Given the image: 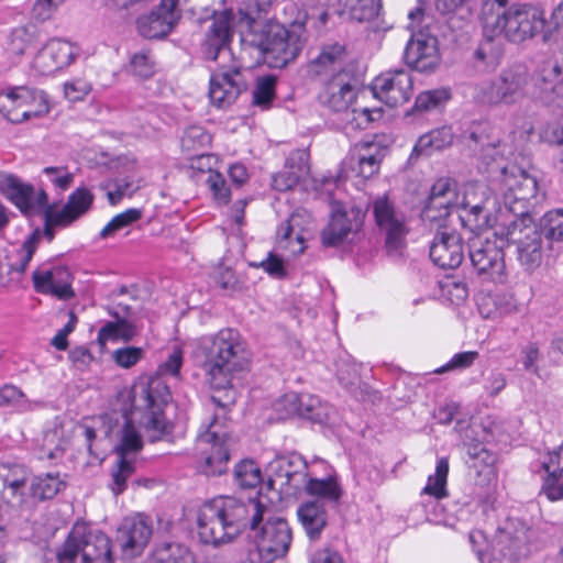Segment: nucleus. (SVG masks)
Instances as JSON below:
<instances>
[{
    "mask_svg": "<svg viewBox=\"0 0 563 563\" xmlns=\"http://www.w3.org/2000/svg\"><path fill=\"white\" fill-rule=\"evenodd\" d=\"M195 353L202 361L210 387L214 390L210 397L213 413L205 430L199 432L198 443L210 445L201 468L206 475L216 476L227 471L230 457L229 438L222 428L236 400L232 377L234 373L247 369L251 354L240 332L232 328L200 338Z\"/></svg>",
    "mask_w": 563,
    "mask_h": 563,
    "instance_id": "f257e3e1",
    "label": "nucleus"
},
{
    "mask_svg": "<svg viewBox=\"0 0 563 563\" xmlns=\"http://www.w3.org/2000/svg\"><path fill=\"white\" fill-rule=\"evenodd\" d=\"M277 0H247L240 9L242 31V48L255 53L257 63L265 62L272 67H285L296 59L301 52L305 40L302 31L288 30L276 21H260L262 13L276 3Z\"/></svg>",
    "mask_w": 563,
    "mask_h": 563,
    "instance_id": "f03ea898",
    "label": "nucleus"
},
{
    "mask_svg": "<svg viewBox=\"0 0 563 563\" xmlns=\"http://www.w3.org/2000/svg\"><path fill=\"white\" fill-rule=\"evenodd\" d=\"M233 36L232 13H214L201 44L203 57L209 60L222 59L211 71L209 79V98L218 108H227L247 90L250 74L232 56L230 44Z\"/></svg>",
    "mask_w": 563,
    "mask_h": 563,
    "instance_id": "7ed1b4c3",
    "label": "nucleus"
},
{
    "mask_svg": "<svg viewBox=\"0 0 563 563\" xmlns=\"http://www.w3.org/2000/svg\"><path fill=\"white\" fill-rule=\"evenodd\" d=\"M481 19L483 29L512 43H521L542 33V40H552L553 31L547 27L545 12L538 4L509 0H484Z\"/></svg>",
    "mask_w": 563,
    "mask_h": 563,
    "instance_id": "20e7f679",
    "label": "nucleus"
},
{
    "mask_svg": "<svg viewBox=\"0 0 563 563\" xmlns=\"http://www.w3.org/2000/svg\"><path fill=\"white\" fill-rule=\"evenodd\" d=\"M247 511L249 499L219 496L205 503L197 518L200 541L213 547L231 542L245 531Z\"/></svg>",
    "mask_w": 563,
    "mask_h": 563,
    "instance_id": "39448f33",
    "label": "nucleus"
},
{
    "mask_svg": "<svg viewBox=\"0 0 563 563\" xmlns=\"http://www.w3.org/2000/svg\"><path fill=\"white\" fill-rule=\"evenodd\" d=\"M245 530L254 540L264 563H273L288 553L292 531L286 519L275 516L272 508L260 498H249Z\"/></svg>",
    "mask_w": 563,
    "mask_h": 563,
    "instance_id": "423d86ee",
    "label": "nucleus"
},
{
    "mask_svg": "<svg viewBox=\"0 0 563 563\" xmlns=\"http://www.w3.org/2000/svg\"><path fill=\"white\" fill-rule=\"evenodd\" d=\"M57 563H114L113 542L103 531L77 521L57 550Z\"/></svg>",
    "mask_w": 563,
    "mask_h": 563,
    "instance_id": "0eeeda50",
    "label": "nucleus"
},
{
    "mask_svg": "<svg viewBox=\"0 0 563 563\" xmlns=\"http://www.w3.org/2000/svg\"><path fill=\"white\" fill-rule=\"evenodd\" d=\"M532 77L522 65L504 68L496 77L475 86L473 98L483 106L511 107L529 97Z\"/></svg>",
    "mask_w": 563,
    "mask_h": 563,
    "instance_id": "6e6552de",
    "label": "nucleus"
},
{
    "mask_svg": "<svg viewBox=\"0 0 563 563\" xmlns=\"http://www.w3.org/2000/svg\"><path fill=\"white\" fill-rule=\"evenodd\" d=\"M170 399L169 388L161 378H151L133 389V407L144 411L142 424L152 442L163 440L172 433L173 426L164 416V407Z\"/></svg>",
    "mask_w": 563,
    "mask_h": 563,
    "instance_id": "1a4fd4ad",
    "label": "nucleus"
},
{
    "mask_svg": "<svg viewBox=\"0 0 563 563\" xmlns=\"http://www.w3.org/2000/svg\"><path fill=\"white\" fill-rule=\"evenodd\" d=\"M27 478L25 475H7L3 478V499L7 508L9 519H14L24 511L32 508V498L40 500L51 499L60 490L64 485L58 474L46 473L32 477L29 486V494L26 493Z\"/></svg>",
    "mask_w": 563,
    "mask_h": 563,
    "instance_id": "9d476101",
    "label": "nucleus"
},
{
    "mask_svg": "<svg viewBox=\"0 0 563 563\" xmlns=\"http://www.w3.org/2000/svg\"><path fill=\"white\" fill-rule=\"evenodd\" d=\"M408 19L411 37L405 48V62L418 71H431L440 62L438 38L423 29L426 13L422 7L411 10Z\"/></svg>",
    "mask_w": 563,
    "mask_h": 563,
    "instance_id": "9b49d317",
    "label": "nucleus"
},
{
    "mask_svg": "<svg viewBox=\"0 0 563 563\" xmlns=\"http://www.w3.org/2000/svg\"><path fill=\"white\" fill-rule=\"evenodd\" d=\"M536 531L519 519H508L498 528L492 543V561L495 563H518L527 558Z\"/></svg>",
    "mask_w": 563,
    "mask_h": 563,
    "instance_id": "f8f14e48",
    "label": "nucleus"
},
{
    "mask_svg": "<svg viewBox=\"0 0 563 563\" xmlns=\"http://www.w3.org/2000/svg\"><path fill=\"white\" fill-rule=\"evenodd\" d=\"M508 240L516 245L517 260L526 271L539 267L543 256L542 234L532 218H518L510 221Z\"/></svg>",
    "mask_w": 563,
    "mask_h": 563,
    "instance_id": "ddd939ff",
    "label": "nucleus"
},
{
    "mask_svg": "<svg viewBox=\"0 0 563 563\" xmlns=\"http://www.w3.org/2000/svg\"><path fill=\"white\" fill-rule=\"evenodd\" d=\"M468 257L478 276L503 284L506 282L504 251L496 240L476 233L468 239Z\"/></svg>",
    "mask_w": 563,
    "mask_h": 563,
    "instance_id": "4468645a",
    "label": "nucleus"
},
{
    "mask_svg": "<svg viewBox=\"0 0 563 563\" xmlns=\"http://www.w3.org/2000/svg\"><path fill=\"white\" fill-rule=\"evenodd\" d=\"M1 104L8 110L7 119L12 123H22L32 118L44 117L49 112L46 93L43 90L25 86L8 89Z\"/></svg>",
    "mask_w": 563,
    "mask_h": 563,
    "instance_id": "2eb2a0df",
    "label": "nucleus"
},
{
    "mask_svg": "<svg viewBox=\"0 0 563 563\" xmlns=\"http://www.w3.org/2000/svg\"><path fill=\"white\" fill-rule=\"evenodd\" d=\"M375 224L385 238L389 250H398L404 245L409 233L406 214L396 208L387 195L376 197L372 202Z\"/></svg>",
    "mask_w": 563,
    "mask_h": 563,
    "instance_id": "dca6fc26",
    "label": "nucleus"
},
{
    "mask_svg": "<svg viewBox=\"0 0 563 563\" xmlns=\"http://www.w3.org/2000/svg\"><path fill=\"white\" fill-rule=\"evenodd\" d=\"M268 484L280 492L294 494L302 489L307 481L308 464L299 454L278 456L269 463Z\"/></svg>",
    "mask_w": 563,
    "mask_h": 563,
    "instance_id": "f3484780",
    "label": "nucleus"
},
{
    "mask_svg": "<svg viewBox=\"0 0 563 563\" xmlns=\"http://www.w3.org/2000/svg\"><path fill=\"white\" fill-rule=\"evenodd\" d=\"M373 96L388 107L406 103L412 95V78L404 69L390 70L377 76L372 85Z\"/></svg>",
    "mask_w": 563,
    "mask_h": 563,
    "instance_id": "a211bd4d",
    "label": "nucleus"
},
{
    "mask_svg": "<svg viewBox=\"0 0 563 563\" xmlns=\"http://www.w3.org/2000/svg\"><path fill=\"white\" fill-rule=\"evenodd\" d=\"M347 52L344 45L339 43L323 45L319 54L307 64L308 76L320 82H325L333 77H341L346 71Z\"/></svg>",
    "mask_w": 563,
    "mask_h": 563,
    "instance_id": "6ab92c4d",
    "label": "nucleus"
},
{
    "mask_svg": "<svg viewBox=\"0 0 563 563\" xmlns=\"http://www.w3.org/2000/svg\"><path fill=\"white\" fill-rule=\"evenodd\" d=\"M429 256L443 269L459 267L464 258L461 234L451 227L437 231L430 244Z\"/></svg>",
    "mask_w": 563,
    "mask_h": 563,
    "instance_id": "aec40b11",
    "label": "nucleus"
},
{
    "mask_svg": "<svg viewBox=\"0 0 563 563\" xmlns=\"http://www.w3.org/2000/svg\"><path fill=\"white\" fill-rule=\"evenodd\" d=\"M362 225L363 216L358 209L336 208L332 211L328 225L321 231V242L328 247L338 246L351 234L357 233Z\"/></svg>",
    "mask_w": 563,
    "mask_h": 563,
    "instance_id": "412c9836",
    "label": "nucleus"
},
{
    "mask_svg": "<svg viewBox=\"0 0 563 563\" xmlns=\"http://www.w3.org/2000/svg\"><path fill=\"white\" fill-rule=\"evenodd\" d=\"M153 534V522L150 517L136 515L124 519L118 529L117 540L123 553L140 555L147 547Z\"/></svg>",
    "mask_w": 563,
    "mask_h": 563,
    "instance_id": "4be33fe9",
    "label": "nucleus"
},
{
    "mask_svg": "<svg viewBox=\"0 0 563 563\" xmlns=\"http://www.w3.org/2000/svg\"><path fill=\"white\" fill-rule=\"evenodd\" d=\"M466 145L470 150L478 155L481 161L479 168H483L489 174L498 175L503 166H508L507 154L510 153V147L500 142H488L487 136L475 131L471 132L467 136Z\"/></svg>",
    "mask_w": 563,
    "mask_h": 563,
    "instance_id": "5701e85b",
    "label": "nucleus"
},
{
    "mask_svg": "<svg viewBox=\"0 0 563 563\" xmlns=\"http://www.w3.org/2000/svg\"><path fill=\"white\" fill-rule=\"evenodd\" d=\"M32 279L36 292L52 295L62 300H68L75 296L71 288V273L67 267L55 266L47 271L35 269Z\"/></svg>",
    "mask_w": 563,
    "mask_h": 563,
    "instance_id": "b1692460",
    "label": "nucleus"
},
{
    "mask_svg": "<svg viewBox=\"0 0 563 563\" xmlns=\"http://www.w3.org/2000/svg\"><path fill=\"white\" fill-rule=\"evenodd\" d=\"M563 75L562 67L555 63L544 67L533 81L534 98L545 106L563 109Z\"/></svg>",
    "mask_w": 563,
    "mask_h": 563,
    "instance_id": "393cba45",
    "label": "nucleus"
},
{
    "mask_svg": "<svg viewBox=\"0 0 563 563\" xmlns=\"http://www.w3.org/2000/svg\"><path fill=\"white\" fill-rule=\"evenodd\" d=\"M95 200L93 194L87 187H78L67 199L60 210L48 208V221L66 228L86 214Z\"/></svg>",
    "mask_w": 563,
    "mask_h": 563,
    "instance_id": "a878e982",
    "label": "nucleus"
},
{
    "mask_svg": "<svg viewBox=\"0 0 563 563\" xmlns=\"http://www.w3.org/2000/svg\"><path fill=\"white\" fill-rule=\"evenodd\" d=\"M355 97V86L350 74L327 80L319 92L320 102L335 112L346 110Z\"/></svg>",
    "mask_w": 563,
    "mask_h": 563,
    "instance_id": "bb28decb",
    "label": "nucleus"
},
{
    "mask_svg": "<svg viewBox=\"0 0 563 563\" xmlns=\"http://www.w3.org/2000/svg\"><path fill=\"white\" fill-rule=\"evenodd\" d=\"M384 157L385 148L377 142L362 141L355 144L350 159L356 175L367 179L378 174Z\"/></svg>",
    "mask_w": 563,
    "mask_h": 563,
    "instance_id": "cd10ccee",
    "label": "nucleus"
},
{
    "mask_svg": "<svg viewBox=\"0 0 563 563\" xmlns=\"http://www.w3.org/2000/svg\"><path fill=\"white\" fill-rule=\"evenodd\" d=\"M309 154L305 150L290 152L286 159L285 170L273 176L272 185L278 191L292 189L309 174Z\"/></svg>",
    "mask_w": 563,
    "mask_h": 563,
    "instance_id": "c85d7f7f",
    "label": "nucleus"
},
{
    "mask_svg": "<svg viewBox=\"0 0 563 563\" xmlns=\"http://www.w3.org/2000/svg\"><path fill=\"white\" fill-rule=\"evenodd\" d=\"M0 192L7 197L22 213L34 211L33 186L23 183L10 173H0Z\"/></svg>",
    "mask_w": 563,
    "mask_h": 563,
    "instance_id": "c756f323",
    "label": "nucleus"
},
{
    "mask_svg": "<svg viewBox=\"0 0 563 563\" xmlns=\"http://www.w3.org/2000/svg\"><path fill=\"white\" fill-rule=\"evenodd\" d=\"M298 520L310 540H318L328 525V514L320 500H309L297 508Z\"/></svg>",
    "mask_w": 563,
    "mask_h": 563,
    "instance_id": "7c9ffc66",
    "label": "nucleus"
},
{
    "mask_svg": "<svg viewBox=\"0 0 563 563\" xmlns=\"http://www.w3.org/2000/svg\"><path fill=\"white\" fill-rule=\"evenodd\" d=\"M503 34H493L484 29V38L474 51L475 65L485 70L495 69L504 55Z\"/></svg>",
    "mask_w": 563,
    "mask_h": 563,
    "instance_id": "2f4dec72",
    "label": "nucleus"
},
{
    "mask_svg": "<svg viewBox=\"0 0 563 563\" xmlns=\"http://www.w3.org/2000/svg\"><path fill=\"white\" fill-rule=\"evenodd\" d=\"M538 183L536 178H523L522 187L509 194H504L503 202L505 208L514 214V219L531 218V200L536 198Z\"/></svg>",
    "mask_w": 563,
    "mask_h": 563,
    "instance_id": "473e14b6",
    "label": "nucleus"
},
{
    "mask_svg": "<svg viewBox=\"0 0 563 563\" xmlns=\"http://www.w3.org/2000/svg\"><path fill=\"white\" fill-rule=\"evenodd\" d=\"M466 453L470 459V467L475 470L483 485L489 483L495 476L496 454L488 450L487 446L478 441L465 444Z\"/></svg>",
    "mask_w": 563,
    "mask_h": 563,
    "instance_id": "72a5a7b5",
    "label": "nucleus"
},
{
    "mask_svg": "<svg viewBox=\"0 0 563 563\" xmlns=\"http://www.w3.org/2000/svg\"><path fill=\"white\" fill-rule=\"evenodd\" d=\"M287 399L295 405L296 412L312 422L327 423L332 408L322 402L317 396L310 394H290L287 395Z\"/></svg>",
    "mask_w": 563,
    "mask_h": 563,
    "instance_id": "f704fd0d",
    "label": "nucleus"
},
{
    "mask_svg": "<svg viewBox=\"0 0 563 563\" xmlns=\"http://www.w3.org/2000/svg\"><path fill=\"white\" fill-rule=\"evenodd\" d=\"M41 236L38 232L30 234L23 243L4 256L7 275L18 274L22 275L27 268L33 255L35 254Z\"/></svg>",
    "mask_w": 563,
    "mask_h": 563,
    "instance_id": "c9c22d12",
    "label": "nucleus"
},
{
    "mask_svg": "<svg viewBox=\"0 0 563 563\" xmlns=\"http://www.w3.org/2000/svg\"><path fill=\"white\" fill-rule=\"evenodd\" d=\"M114 321H108L98 331V342L104 345L108 341L121 339L125 342L131 341L139 333L134 322L120 317L118 311H109Z\"/></svg>",
    "mask_w": 563,
    "mask_h": 563,
    "instance_id": "e433bc0d",
    "label": "nucleus"
},
{
    "mask_svg": "<svg viewBox=\"0 0 563 563\" xmlns=\"http://www.w3.org/2000/svg\"><path fill=\"white\" fill-rule=\"evenodd\" d=\"M453 142L451 128L442 126L421 135L413 146L410 158H418L421 155L429 156L434 151H441Z\"/></svg>",
    "mask_w": 563,
    "mask_h": 563,
    "instance_id": "4c0bfd02",
    "label": "nucleus"
},
{
    "mask_svg": "<svg viewBox=\"0 0 563 563\" xmlns=\"http://www.w3.org/2000/svg\"><path fill=\"white\" fill-rule=\"evenodd\" d=\"M114 451L118 459H133L143 448V440L130 419L124 417L123 424L115 432Z\"/></svg>",
    "mask_w": 563,
    "mask_h": 563,
    "instance_id": "58836bf2",
    "label": "nucleus"
},
{
    "mask_svg": "<svg viewBox=\"0 0 563 563\" xmlns=\"http://www.w3.org/2000/svg\"><path fill=\"white\" fill-rule=\"evenodd\" d=\"M76 55V48L67 41L64 40H52L40 53L38 59L51 63H46L49 70L62 69L74 60Z\"/></svg>",
    "mask_w": 563,
    "mask_h": 563,
    "instance_id": "ea45409f",
    "label": "nucleus"
},
{
    "mask_svg": "<svg viewBox=\"0 0 563 563\" xmlns=\"http://www.w3.org/2000/svg\"><path fill=\"white\" fill-rule=\"evenodd\" d=\"M150 563H197V558L184 544L165 542L155 547Z\"/></svg>",
    "mask_w": 563,
    "mask_h": 563,
    "instance_id": "a19ab883",
    "label": "nucleus"
},
{
    "mask_svg": "<svg viewBox=\"0 0 563 563\" xmlns=\"http://www.w3.org/2000/svg\"><path fill=\"white\" fill-rule=\"evenodd\" d=\"M472 192L464 194L461 207L464 211L460 214L463 227H468L471 232L485 228L488 223V212L485 207V200L481 197L479 202H473Z\"/></svg>",
    "mask_w": 563,
    "mask_h": 563,
    "instance_id": "79ce46f5",
    "label": "nucleus"
},
{
    "mask_svg": "<svg viewBox=\"0 0 563 563\" xmlns=\"http://www.w3.org/2000/svg\"><path fill=\"white\" fill-rule=\"evenodd\" d=\"M302 489L310 496H317L331 503H338L343 493L334 476L320 479L308 475L305 485H302Z\"/></svg>",
    "mask_w": 563,
    "mask_h": 563,
    "instance_id": "37998d69",
    "label": "nucleus"
},
{
    "mask_svg": "<svg viewBox=\"0 0 563 563\" xmlns=\"http://www.w3.org/2000/svg\"><path fill=\"white\" fill-rule=\"evenodd\" d=\"M211 143V135L200 125L188 126L181 136L183 151L190 157L200 156Z\"/></svg>",
    "mask_w": 563,
    "mask_h": 563,
    "instance_id": "c03bdc74",
    "label": "nucleus"
},
{
    "mask_svg": "<svg viewBox=\"0 0 563 563\" xmlns=\"http://www.w3.org/2000/svg\"><path fill=\"white\" fill-rule=\"evenodd\" d=\"M523 178H534L529 175L526 170L520 168L515 164H509L508 166H503L501 172L494 176V181L498 187V191L504 196V194H509L519 190L522 187Z\"/></svg>",
    "mask_w": 563,
    "mask_h": 563,
    "instance_id": "a18cd8bd",
    "label": "nucleus"
},
{
    "mask_svg": "<svg viewBox=\"0 0 563 563\" xmlns=\"http://www.w3.org/2000/svg\"><path fill=\"white\" fill-rule=\"evenodd\" d=\"M427 201L433 206L448 207L453 209L457 207L456 184L450 178H440L431 187Z\"/></svg>",
    "mask_w": 563,
    "mask_h": 563,
    "instance_id": "49530a36",
    "label": "nucleus"
},
{
    "mask_svg": "<svg viewBox=\"0 0 563 563\" xmlns=\"http://www.w3.org/2000/svg\"><path fill=\"white\" fill-rule=\"evenodd\" d=\"M344 10L352 20L372 22L382 10V0H342Z\"/></svg>",
    "mask_w": 563,
    "mask_h": 563,
    "instance_id": "de8ad7c7",
    "label": "nucleus"
},
{
    "mask_svg": "<svg viewBox=\"0 0 563 563\" xmlns=\"http://www.w3.org/2000/svg\"><path fill=\"white\" fill-rule=\"evenodd\" d=\"M235 484L243 489L257 487L262 481V471L257 463L251 459L240 461L233 471Z\"/></svg>",
    "mask_w": 563,
    "mask_h": 563,
    "instance_id": "09e8293b",
    "label": "nucleus"
},
{
    "mask_svg": "<svg viewBox=\"0 0 563 563\" xmlns=\"http://www.w3.org/2000/svg\"><path fill=\"white\" fill-rule=\"evenodd\" d=\"M449 473V462L445 457L438 461L434 474L428 477V483L422 489V494L433 496L435 499H442L448 496L446 478Z\"/></svg>",
    "mask_w": 563,
    "mask_h": 563,
    "instance_id": "8fccbe9b",
    "label": "nucleus"
},
{
    "mask_svg": "<svg viewBox=\"0 0 563 563\" xmlns=\"http://www.w3.org/2000/svg\"><path fill=\"white\" fill-rule=\"evenodd\" d=\"M537 225L549 242H563V209L548 211Z\"/></svg>",
    "mask_w": 563,
    "mask_h": 563,
    "instance_id": "3c124183",
    "label": "nucleus"
},
{
    "mask_svg": "<svg viewBox=\"0 0 563 563\" xmlns=\"http://www.w3.org/2000/svg\"><path fill=\"white\" fill-rule=\"evenodd\" d=\"M142 216V210L137 208H130L114 216L100 231V239H108L114 236L119 231L141 220Z\"/></svg>",
    "mask_w": 563,
    "mask_h": 563,
    "instance_id": "603ef678",
    "label": "nucleus"
},
{
    "mask_svg": "<svg viewBox=\"0 0 563 563\" xmlns=\"http://www.w3.org/2000/svg\"><path fill=\"white\" fill-rule=\"evenodd\" d=\"M65 445L66 440L62 426L54 423L52 428L44 431L42 451L47 459L54 460L62 456Z\"/></svg>",
    "mask_w": 563,
    "mask_h": 563,
    "instance_id": "864d4df0",
    "label": "nucleus"
},
{
    "mask_svg": "<svg viewBox=\"0 0 563 563\" xmlns=\"http://www.w3.org/2000/svg\"><path fill=\"white\" fill-rule=\"evenodd\" d=\"M452 209L448 207H435L431 201H426V205L421 211V220L426 228L430 231H440L443 228H450L448 225V218L451 214Z\"/></svg>",
    "mask_w": 563,
    "mask_h": 563,
    "instance_id": "5fc2aeb1",
    "label": "nucleus"
},
{
    "mask_svg": "<svg viewBox=\"0 0 563 563\" xmlns=\"http://www.w3.org/2000/svg\"><path fill=\"white\" fill-rule=\"evenodd\" d=\"M276 77L264 76L258 78L253 91V103L263 109H268L275 98Z\"/></svg>",
    "mask_w": 563,
    "mask_h": 563,
    "instance_id": "6e6d98bb",
    "label": "nucleus"
},
{
    "mask_svg": "<svg viewBox=\"0 0 563 563\" xmlns=\"http://www.w3.org/2000/svg\"><path fill=\"white\" fill-rule=\"evenodd\" d=\"M135 471L134 459H119L117 467L112 471L110 489L117 496L126 488V481Z\"/></svg>",
    "mask_w": 563,
    "mask_h": 563,
    "instance_id": "4d7b16f0",
    "label": "nucleus"
},
{
    "mask_svg": "<svg viewBox=\"0 0 563 563\" xmlns=\"http://www.w3.org/2000/svg\"><path fill=\"white\" fill-rule=\"evenodd\" d=\"M449 99L450 92L444 88L426 90L417 96L415 109L417 111H429L435 109Z\"/></svg>",
    "mask_w": 563,
    "mask_h": 563,
    "instance_id": "13d9d810",
    "label": "nucleus"
},
{
    "mask_svg": "<svg viewBox=\"0 0 563 563\" xmlns=\"http://www.w3.org/2000/svg\"><path fill=\"white\" fill-rule=\"evenodd\" d=\"M434 7L441 14L457 13L461 19L472 15L475 0H434Z\"/></svg>",
    "mask_w": 563,
    "mask_h": 563,
    "instance_id": "bf43d9fd",
    "label": "nucleus"
},
{
    "mask_svg": "<svg viewBox=\"0 0 563 563\" xmlns=\"http://www.w3.org/2000/svg\"><path fill=\"white\" fill-rule=\"evenodd\" d=\"M130 66L135 76L144 79L152 77L156 71V63L150 51L135 53L130 59Z\"/></svg>",
    "mask_w": 563,
    "mask_h": 563,
    "instance_id": "052dcab7",
    "label": "nucleus"
},
{
    "mask_svg": "<svg viewBox=\"0 0 563 563\" xmlns=\"http://www.w3.org/2000/svg\"><path fill=\"white\" fill-rule=\"evenodd\" d=\"M360 367L354 362L341 360L336 369V376L341 385L347 389L356 386L360 383Z\"/></svg>",
    "mask_w": 563,
    "mask_h": 563,
    "instance_id": "680f3d73",
    "label": "nucleus"
},
{
    "mask_svg": "<svg viewBox=\"0 0 563 563\" xmlns=\"http://www.w3.org/2000/svg\"><path fill=\"white\" fill-rule=\"evenodd\" d=\"M207 184L218 203L227 205L230 201V189L227 180L220 173L210 170Z\"/></svg>",
    "mask_w": 563,
    "mask_h": 563,
    "instance_id": "e2e57ef3",
    "label": "nucleus"
},
{
    "mask_svg": "<svg viewBox=\"0 0 563 563\" xmlns=\"http://www.w3.org/2000/svg\"><path fill=\"white\" fill-rule=\"evenodd\" d=\"M144 356V350L136 346L120 347L113 352V360L120 367L130 368Z\"/></svg>",
    "mask_w": 563,
    "mask_h": 563,
    "instance_id": "0e129e2a",
    "label": "nucleus"
},
{
    "mask_svg": "<svg viewBox=\"0 0 563 563\" xmlns=\"http://www.w3.org/2000/svg\"><path fill=\"white\" fill-rule=\"evenodd\" d=\"M43 173L48 177L49 181L57 188L66 190L74 181V174L68 172L67 167H45Z\"/></svg>",
    "mask_w": 563,
    "mask_h": 563,
    "instance_id": "69168bd1",
    "label": "nucleus"
},
{
    "mask_svg": "<svg viewBox=\"0 0 563 563\" xmlns=\"http://www.w3.org/2000/svg\"><path fill=\"white\" fill-rule=\"evenodd\" d=\"M478 356L479 354L476 351L456 353L444 366L437 369L435 372L443 373L451 369L467 368L478 358Z\"/></svg>",
    "mask_w": 563,
    "mask_h": 563,
    "instance_id": "338daca9",
    "label": "nucleus"
},
{
    "mask_svg": "<svg viewBox=\"0 0 563 563\" xmlns=\"http://www.w3.org/2000/svg\"><path fill=\"white\" fill-rule=\"evenodd\" d=\"M541 493L551 501L563 499V475H548L543 481Z\"/></svg>",
    "mask_w": 563,
    "mask_h": 563,
    "instance_id": "774afa93",
    "label": "nucleus"
}]
</instances>
